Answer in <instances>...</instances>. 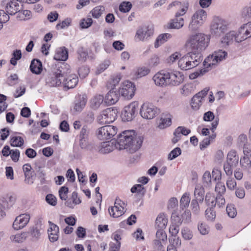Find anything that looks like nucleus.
I'll use <instances>...</instances> for the list:
<instances>
[{
    "mask_svg": "<svg viewBox=\"0 0 251 251\" xmlns=\"http://www.w3.org/2000/svg\"><path fill=\"white\" fill-rule=\"evenodd\" d=\"M29 68L33 74H40L42 71V63L40 60L33 59L31 62Z\"/></svg>",
    "mask_w": 251,
    "mask_h": 251,
    "instance_id": "obj_30",
    "label": "nucleus"
},
{
    "mask_svg": "<svg viewBox=\"0 0 251 251\" xmlns=\"http://www.w3.org/2000/svg\"><path fill=\"white\" fill-rule=\"evenodd\" d=\"M168 219L164 214L158 215L155 221V226L158 228H165L167 225Z\"/></svg>",
    "mask_w": 251,
    "mask_h": 251,
    "instance_id": "obj_38",
    "label": "nucleus"
},
{
    "mask_svg": "<svg viewBox=\"0 0 251 251\" xmlns=\"http://www.w3.org/2000/svg\"><path fill=\"white\" fill-rule=\"evenodd\" d=\"M160 113V109L151 103H144L142 105L140 114L146 119H152Z\"/></svg>",
    "mask_w": 251,
    "mask_h": 251,
    "instance_id": "obj_8",
    "label": "nucleus"
},
{
    "mask_svg": "<svg viewBox=\"0 0 251 251\" xmlns=\"http://www.w3.org/2000/svg\"><path fill=\"white\" fill-rule=\"evenodd\" d=\"M237 37L236 32L234 31H231L227 33L221 40V42L226 46L231 44L234 39L236 41Z\"/></svg>",
    "mask_w": 251,
    "mask_h": 251,
    "instance_id": "obj_34",
    "label": "nucleus"
},
{
    "mask_svg": "<svg viewBox=\"0 0 251 251\" xmlns=\"http://www.w3.org/2000/svg\"><path fill=\"white\" fill-rule=\"evenodd\" d=\"M132 7V4L129 1H123L119 5V10L121 12L126 13L130 11Z\"/></svg>",
    "mask_w": 251,
    "mask_h": 251,
    "instance_id": "obj_52",
    "label": "nucleus"
},
{
    "mask_svg": "<svg viewBox=\"0 0 251 251\" xmlns=\"http://www.w3.org/2000/svg\"><path fill=\"white\" fill-rule=\"evenodd\" d=\"M117 128L112 126H105L98 129L97 132L98 138L101 140L110 139L117 133Z\"/></svg>",
    "mask_w": 251,
    "mask_h": 251,
    "instance_id": "obj_9",
    "label": "nucleus"
},
{
    "mask_svg": "<svg viewBox=\"0 0 251 251\" xmlns=\"http://www.w3.org/2000/svg\"><path fill=\"white\" fill-rule=\"evenodd\" d=\"M163 229V228H158L156 233V238L158 239L160 244L161 241H166L167 239V234Z\"/></svg>",
    "mask_w": 251,
    "mask_h": 251,
    "instance_id": "obj_53",
    "label": "nucleus"
},
{
    "mask_svg": "<svg viewBox=\"0 0 251 251\" xmlns=\"http://www.w3.org/2000/svg\"><path fill=\"white\" fill-rule=\"evenodd\" d=\"M87 102V96L86 95L78 96L76 100L74 106V109L77 112H80L84 108Z\"/></svg>",
    "mask_w": 251,
    "mask_h": 251,
    "instance_id": "obj_28",
    "label": "nucleus"
},
{
    "mask_svg": "<svg viewBox=\"0 0 251 251\" xmlns=\"http://www.w3.org/2000/svg\"><path fill=\"white\" fill-rule=\"evenodd\" d=\"M64 87L67 89L74 88L77 85L78 78L76 75L72 74L63 78Z\"/></svg>",
    "mask_w": 251,
    "mask_h": 251,
    "instance_id": "obj_23",
    "label": "nucleus"
},
{
    "mask_svg": "<svg viewBox=\"0 0 251 251\" xmlns=\"http://www.w3.org/2000/svg\"><path fill=\"white\" fill-rule=\"evenodd\" d=\"M105 8L103 6H98L94 7L91 11L92 16L95 18H99L104 11Z\"/></svg>",
    "mask_w": 251,
    "mask_h": 251,
    "instance_id": "obj_49",
    "label": "nucleus"
},
{
    "mask_svg": "<svg viewBox=\"0 0 251 251\" xmlns=\"http://www.w3.org/2000/svg\"><path fill=\"white\" fill-rule=\"evenodd\" d=\"M27 236V234L26 232H22L11 235L10 236V239L15 243H20L23 242L26 239Z\"/></svg>",
    "mask_w": 251,
    "mask_h": 251,
    "instance_id": "obj_41",
    "label": "nucleus"
},
{
    "mask_svg": "<svg viewBox=\"0 0 251 251\" xmlns=\"http://www.w3.org/2000/svg\"><path fill=\"white\" fill-rule=\"evenodd\" d=\"M118 110L116 108H108L102 111L98 117V121L100 124H106L113 122L117 116Z\"/></svg>",
    "mask_w": 251,
    "mask_h": 251,
    "instance_id": "obj_7",
    "label": "nucleus"
},
{
    "mask_svg": "<svg viewBox=\"0 0 251 251\" xmlns=\"http://www.w3.org/2000/svg\"><path fill=\"white\" fill-rule=\"evenodd\" d=\"M201 53L197 50L188 52L178 60V65L182 70H188L197 66L202 61Z\"/></svg>",
    "mask_w": 251,
    "mask_h": 251,
    "instance_id": "obj_2",
    "label": "nucleus"
},
{
    "mask_svg": "<svg viewBox=\"0 0 251 251\" xmlns=\"http://www.w3.org/2000/svg\"><path fill=\"white\" fill-rule=\"evenodd\" d=\"M167 72L162 71L156 74L152 79L155 84L158 86H163L168 85V79L167 78Z\"/></svg>",
    "mask_w": 251,
    "mask_h": 251,
    "instance_id": "obj_22",
    "label": "nucleus"
},
{
    "mask_svg": "<svg viewBox=\"0 0 251 251\" xmlns=\"http://www.w3.org/2000/svg\"><path fill=\"white\" fill-rule=\"evenodd\" d=\"M71 22L72 20L70 18H66L61 22L58 23L56 25V28L57 30L65 28L70 25Z\"/></svg>",
    "mask_w": 251,
    "mask_h": 251,
    "instance_id": "obj_55",
    "label": "nucleus"
},
{
    "mask_svg": "<svg viewBox=\"0 0 251 251\" xmlns=\"http://www.w3.org/2000/svg\"><path fill=\"white\" fill-rule=\"evenodd\" d=\"M16 198L14 196H6L0 200V205L4 209H9L14 204Z\"/></svg>",
    "mask_w": 251,
    "mask_h": 251,
    "instance_id": "obj_24",
    "label": "nucleus"
},
{
    "mask_svg": "<svg viewBox=\"0 0 251 251\" xmlns=\"http://www.w3.org/2000/svg\"><path fill=\"white\" fill-rule=\"evenodd\" d=\"M68 58V51L65 47L59 48L56 50L54 59L58 61H66Z\"/></svg>",
    "mask_w": 251,
    "mask_h": 251,
    "instance_id": "obj_27",
    "label": "nucleus"
},
{
    "mask_svg": "<svg viewBox=\"0 0 251 251\" xmlns=\"http://www.w3.org/2000/svg\"><path fill=\"white\" fill-rule=\"evenodd\" d=\"M124 210L122 206H113L109 208L108 212L111 216L117 218L124 214Z\"/></svg>",
    "mask_w": 251,
    "mask_h": 251,
    "instance_id": "obj_35",
    "label": "nucleus"
},
{
    "mask_svg": "<svg viewBox=\"0 0 251 251\" xmlns=\"http://www.w3.org/2000/svg\"><path fill=\"white\" fill-rule=\"evenodd\" d=\"M143 141V137L138 136L134 130H125L119 134L117 139L119 149H126L131 153L141 148Z\"/></svg>",
    "mask_w": 251,
    "mask_h": 251,
    "instance_id": "obj_1",
    "label": "nucleus"
},
{
    "mask_svg": "<svg viewBox=\"0 0 251 251\" xmlns=\"http://www.w3.org/2000/svg\"><path fill=\"white\" fill-rule=\"evenodd\" d=\"M205 201L210 207L214 208L216 204L215 198L210 194H207L205 198Z\"/></svg>",
    "mask_w": 251,
    "mask_h": 251,
    "instance_id": "obj_51",
    "label": "nucleus"
},
{
    "mask_svg": "<svg viewBox=\"0 0 251 251\" xmlns=\"http://www.w3.org/2000/svg\"><path fill=\"white\" fill-rule=\"evenodd\" d=\"M71 200L72 202L70 200L65 202V205L71 208H73L75 205L79 204L81 202V200L78 197L77 193L75 191L72 193Z\"/></svg>",
    "mask_w": 251,
    "mask_h": 251,
    "instance_id": "obj_36",
    "label": "nucleus"
},
{
    "mask_svg": "<svg viewBox=\"0 0 251 251\" xmlns=\"http://www.w3.org/2000/svg\"><path fill=\"white\" fill-rule=\"evenodd\" d=\"M78 73L80 77L85 78L89 73V69L87 66H83L79 68Z\"/></svg>",
    "mask_w": 251,
    "mask_h": 251,
    "instance_id": "obj_63",
    "label": "nucleus"
},
{
    "mask_svg": "<svg viewBox=\"0 0 251 251\" xmlns=\"http://www.w3.org/2000/svg\"><path fill=\"white\" fill-rule=\"evenodd\" d=\"M227 53L226 51L222 50L216 51L211 55L207 56L203 62V65L204 67L203 70H201V73L203 75L207 72L206 68L215 65L217 63L226 59Z\"/></svg>",
    "mask_w": 251,
    "mask_h": 251,
    "instance_id": "obj_5",
    "label": "nucleus"
},
{
    "mask_svg": "<svg viewBox=\"0 0 251 251\" xmlns=\"http://www.w3.org/2000/svg\"><path fill=\"white\" fill-rule=\"evenodd\" d=\"M153 34V29L151 27L144 26L137 30L135 38L138 41H144L148 40Z\"/></svg>",
    "mask_w": 251,
    "mask_h": 251,
    "instance_id": "obj_15",
    "label": "nucleus"
},
{
    "mask_svg": "<svg viewBox=\"0 0 251 251\" xmlns=\"http://www.w3.org/2000/svg\"><path fill=\"white\" fill-rule=\"evenodd\" d=\"M242 16L245 19H250L251 18V3L245 7L242 11Z\"/></svg>",
    "mask_w": 251,
    "mask_h": 251,
    "instance_id": "obj_58",
    "label": "nucleus"
},
{
    "mask_svg": "<svg viewBox=\"0 0 251 251\" xmlns=\"http://www.w3.org/2000/svg\"><path fill=\"white\" fill-rule=\"evenodd\" d=\"M62 79L60 75H58L56 72L51 69V72L46 78V83L50 87L57 86L61 84Z\"/></svg>",
    "mask_w": 251,
    "mask_h": 251,
    "instance_id": "obj_19",
    "label": "nucleus"
},
{
    "mask_svg": "<svg viewBox=\"0 0 251 251\" xmlns=\"http://www.w3.org/2000/svg\"><path fill=\"white\" fill-rule=\"evenodd\" d=\"M203 119L204 121L210 122L213 121L211 124V127L210 129L213 132H214L218 125L219 120V118L216 117L215 118V116L213 113L210 111H208L204 114Z\"/></svg>",
    "mask_w": 251,
    "mask_h": 251,
    "instance_id": "obj_25",
    "label": "nucleus"
},
{
    "mask_svg": "<svg viewBox=\"0 0 251 251\" xmlns=\"http://www.w3.org/2000/svg\"><path fill=\"white\" fill-rule=\"evenodd\" d=\"M207 16L206 12L203 9L196 11L191 17L189 25V29L192 31H196L205 21Z\"/></svg>",
    "mask_w": 251,
    "mask_h": 251,
    "instance_id": "obj_6",
    "label": "nucleus"
},
{
    "mask_svg": "<svg viewBox=\"0 0 251 251\" xmlns=\"http://www.w3.org/2000/svg\"><path fill=\"white\" fill-rule=\"evenodd\" d=\"M22 2L18 0H11L7 3L5 10L9 15H13L23 10Z\"/></svg>",
    "mask_w": 251,
    "mask_h": 251,
    "instance_id": "obj_17",
    "label": "nucleus"
},
{
    "mask_svg": "<svg viewBox=\"0 0 251 251\" xmlns=\"http://www.w3.org/2000/svg\"><path fill=\"white\" fill-rule=\"evenodd\" d=\"M30 217L29 214H22L17 216L13 223V227L15 230L23 228L28 223Z\"/></svg>",
    "mask_w": 251,
    "mask_h": 251,
    "instance_id": "obj_16",
    "label": "nucleus"
},
{
    "mask_svg": "<svg viewBox=\"0 0 251 251\" xmlns=\"http://www.w3.org/2000/svg\"><path fill=\"white\" fill-rule=\"evenodd\" d=\"M215 191L217 193V196L224 195L226 192L225 185L222 182H218L216 185Z\"/></svg>",
    "mask_w": 251,
    "mask_h": 251,
    "instance_id": "obj_61",
    "label": "nucleus"
},
{
    "mask_svg": "<svg viewBox=\"0 0 251 251\" xmlns=\"http://www.w3.org/2000/svg\"><path fill=\"white\" fill-rule=\"evenodd\" d=\"M115 88H112L106 95L104 102L107 104H114L119 100L120 94L118 91L115 90Z\"/></svg>",
    "mask_w": 251,
    "mask_h": 251,
    "instance_id": "obj_20",
    "label": "nucleus"
},
{
    "mask_svg": "<svg viewBox=\"0 0 251 251\" xmlns=\"http://www.w3.org/2000/svg\"><path fill=\"white\" fill-rule=\"evenodd\" d=\"M181 234L185 240H189L193 237V234L190 230L187 227H184L181 230Z\"/></svg>",
    "mask_w": 251,
    "mask_h": 251,
    "instance_id": "obj_62",
    "label": "nucleus"
},
{
    "mask_svg": "<svg viewBox=\"0 0 251 251\" xmlns=\"http://www.w3.org/2000/svg\"><path fill=\"white\" fill-rule=\"evenodd\" d=\"M103 101H104V100L102 95H96L90 100V107L93 109H98Z\"/></svg>",
    "mask_w": 251,
    "mask_h": 251,
    "instance_id": "obj_33",
    "label": "nucleus"
},
{
    "mask_svg": "<svg viewBox=\"0 0 251 251\" xmlns=\"http://www.w3.org/2000/svg\"><path fill=\"white\" fill-rule=\"evenodd\" d=\"M166 76L168 79V84L170 85H179L184 80L183 75L178 71L167 72Z\"/></svg>",
    "mask_w": 251,
    "mask_h": 251,
    "instance_id": "obj_14",
    "label": "nucleus"
},
{
    "mask_svg": "<svg viewBox=\"0 0 251 251\" xmlns=\"http://www.w3.org/2000/svg\"><path fill=\"white\" fill-rule=\"evenodd\" d=\"M68 188L66 186H62L59 190V195L62 200L66 201L68 198Z\"/></svg>",
    "mask_w": 251,
    "mask_h": 251,
    "instance_id": "obj_64",
    "label": "nucleus"
},
{
    "mask_svg": "<svg viewBox=\"0 0 251 251\" xmlns=\"http://www.w3.org/2000/svg\"><path fill=\"white\" fill-rule=\"evenodd\" d=\"M202 182L205 187H209L211 184V176L210 172H205L202 176Z\"/></svg>",
    "mask_w": 251,
    "mask_h": 251,
    "instance_id": "obj_50",
    "label": "nucleus"
},
{
    "mask_svg": "<svg viewBox=\"0 0 251 251\" xmlns=\"http://www.w3.org/2000/svg\"><path fill=\"white\" fill-rule=\"evenodd\" d=\"M205 216L207 220L213 221L216 217V213L214 211V208L209 207L205 210Z\"/></svg>",
    "mask_w": 251,
    "mask_h": 251,
    "instance_id": "obj_57",
    "label": "nucleus"
},
{
    "mask_svg": "<svg viewBox=\"0 0 251 251\" xmlns=\"http://www.w3.org/2000/svg\"><path fill=\"white\" fill-rule=\"evenodd\" d=\"M181 153V149L178 147H176L173 150L168 154V159L170 160L174 159L180 155Z\"/></svg>",
    "mask_w": 251,
    "mask_h": 251,
    "instance_id": "obj_56",
    "label": "nucleus"
},
{
    "mask_svg": "<svg viewBox=\"0 0 251 251\" xmlns=\"http://www.w3.org/2000/svg\"><path fill=\"white\" fill-rule=\"evenodd\" d=\"M93 23V20L91 18H87L83 19L80 23V26L82 28H87L89 27Z\"/></svg>",
    "mask_w": 251,
    "mask_h": 251,
    "instance_id": "obj_59",
    "label": "nucleus"
},
{
    "mask_svg": "<svg viewBox=\"0 0 251 251\" xmlns=\"http://www.w3.org/2000/svg\"><path fill=\"white\" fill-rule=\"evenodd\" d=\"M205 191L202 186L196 184L195 187L194 195L195 199L198 200L199 202L202 203L204 198Z\"/></svg>",
    "mask_w": 251,
    "mask_h": 251,
    "instance_id": "obj_32",
    "label": "nucleus"
},
{
    "mask_svg": "<svg viewBox=\"0 0 251 251\" xmlns=\"http://www.w3.org/2000/svg\"><path fill=\"white\" fill-rule=\"evenodd\" d=\"M150 72V70L149 68L146 67H142L136 69L134 75L136 78H141L147 75Z\"/></svg>",
    "mask_w": 251,
    "mask_h": 251,
    "instance_id": "obj_42",
    "label": "nucleus"
},
{
    "mask_svg": "<svg viewBox=\"0 0 251 251\" xmlns=\"http://www.w3.org/2000/svg\"><path fill=\"white\" fill-rule=\"evenodd\" d=\"M77 58L78 61L83 63L84 62L88 56V52L87 50L83 47H80L77 50Z\"/></svg>",
    "mask_w": 251,
    "mask_h": 251,
    "instance_id": "obj_43",
    "label": "nucleus"
},
{
    "mask_svg": "<svg viewBox=\"0 0 251 251\" xmlns=\"http://www.w3.org/2000/svg\"><path fill=\"white\" fill-rule=\"evenodd\" d=\"M24 141L20 136H14L10 139V145L12 147H21L24 145Z\"/></svg>",
    "mask_w": 251,
    "mask_h": 251,
    "instance_id": "obj_46",
    "label": "nucleus"
},
{
    "mask_svg": "<svg viewBox=\"0 0 251 251\" xmlns=\"http://www.w3.org/2000/svg\"><path fill=\"white\" fill-rule=\"evenodd\" d=\"M226 162L234 167H236L238 164L239 156L235 150H233L228 152L226 157Z\"/></svg>",
    "mask_w": 251,
    "mask_h": 251,
    "instance_id": "obj_29",
    "label": "nucleus"
},
{
    "mask_svg": "<svg viewBox=\"0 0 251 251\" xmlns=\"http://www.w3.org/2000/svg\"><path fill=\"white\" fill-rule=\"evenodd\" d=\"M250 157V156H244L240 158V165L244 170H248L251 167V161Z\"/></svg>",
    "mask_w": 251,
    "mask_h": 251,
    "instance_id": "obj_48",
    "label": "nucleus"
},
{
    "mask_svg": "<svg viewBox=\"0 0 251 251\" xmlns=\"http://www.w3.org/2000/svg\"><path fill=\"white\" fill-rule=\"evenodd\" d=\"M172 115L170 113L168 112L163 113L160 118L158 127L160 129H164L170 126L172 124Z\"/></svg>",
    "mask_w": 251,
    "mask_h": 251,
    "instance_id": "obj_26",
    "label": "nucleus"
},
{
    "mask_svg": "<svg viewBox=\"0 0 251 251\" xmlns=\"http://www.w3.org/2000/svg\"><path fill=\"white\" fill-rule=\"evenodd\" d=\"M236 42H241L251 37V22L244 24L236 33Z\"/></svg>",
    "mask_w": 251,
    "mask_h": 251,
    "instance_id": "obj_13",
    "label": "nucleus"
},
{
    "mask_svg": "<svg viewBox=\"0 0 251 251\" xmlns=\"http://www.w3.org/2000/svg\"><path fill=\"white\" fill-rule=\"evenodd\" d=\"M135 91V85L129 81H125L123 83L118 92L122 96L130 99L134 95Z\"/></svg>",
    "mask_w": 251,
    "mask_h": 251,
    "instance_id": "obj_11",
    "label": "nucleus"
},
{
    "mask_svg": "<svg viewBox=\"0 0 251 251\" xmlns=\"http://www.w3.org/2000/svg\"><path fill=\"white\" fill-rule=\"evenodd\" d=\"M183 25V18H177L175 17L167 24L166 27L169 29H180Z\"/></svg>",
    "mask_w": 251,
    "mask_h": 251,
    "instance_id": "obj_31",
    "label": "nucleus"
},
{
    "mask_svg": "<svg viewBox=\"0 0 251 251\" xmlns=\"http://www.w3.org/2000/svg\"><path fill=\"white\" fill-rule=\"evenodd\" d=\"M195 89V84L194 83H189L183 86L180 89V93L183 95L187 96L193 93Z\"/></svg>",
    "mask_w": 251,
    "mask_h": 251,
    "instance_id": "obj_37",
    "label": "nucleus"
},
{
    "mask_svg": "<svg viewBox=\"0 0 251 251\" xmlns=\"http://www.w3.org/2000/svg\"><path fill=\"white\" fill-rule=\"evenodd\" d=\"M58 75L63 79L71 73L70 65L66 63H58L52 68Z\"/></svg>",
    "mask_w": 251,
    "mask_h": 251,
    "instance_id": "obj_18",
    "label": "nucleus"
},
{
    "mask_svg": "<svg viewBox=\"0 0 251 251\" xmlns=\"http://www.w3.org/2000/svg\"><path fill=\"white\" fill-rule=\"evenodd\" d=\"M228 21L218 17H215L210 25L211 33L216 37H220L228 30Z\"/></svg>",
    "mask_w": 251,
    "mask_h": 251,
    "instance_id": "obj_4",
    "label": "nucleus"
},
{
    "mask_svg": "<svg viewBox=\"0 0 251 251\" xmlns=\"http://www.w3.org/2000/svg\"><path fill=\"white\" fill-rule=\"evenodd\" d=\"M22 52L20 50H16L12 53V57L11 58L10 63L15 66L17 64V61L20 60L22 57Z\"/></svg>",
    "mask_w": 251,
    "mask_h": 251,
    "instance_id": "obj_47",
    "label": "nucleus"
},
{
    "mask_svg": "<svg viewBox=\"0 0 251 251\" xmlns=\"http://www.w3.org/2000/svg\"><path fill=\"white\" fill-rule=\"evenodd\" d=\"M188 193H185L181 197L180 200V207L182 209H184L188 207L191 199Z\"/></svg>",
    "mask_w": 251,
    "mask_h": 251,
    "instance_id": "obj_40",
    "label": "nucleus"
},
{
    "mask_svg": "<svg viewBox=\"0 0 251 251\" xmlns=\"http://www.w3.org/2000/svg\"><path fill=\"white\" fill-rule=\"evenodd\" d=\"M132 193H137L142 196H144L146 192V188L142 184H138L133 185L130 189Z\"/></svg>",
    "mask_w": 251,
    "mask_h": 251,
    "instance_id": "obj_45",
    "label": "nucleus"
},
{
    "mask_svg": "<svg viewBox=\"0 0 251 251\" xmlns=\"http://www.w3.org/2000/svg\"><path fill=\"white\" fill-rule=\"evenodd\" d=\"M50 228L48 230L49 238L50 242H54L58 239L59 227L50 221H49Z\"/></svg>",
    "mask_w": 251,
    "mask_h": 251,
    "instance_id": "obj_21",
    "label": "nucleus"
},
{
    "mask_svg": "<svg viewBox=\"0 0 251 251\" xmlns=\"http://www.w3.org/2000/svg\"><path fill=\"white\" fill-rule=\"evenodd\" d=\"M110 62L109 60H105L98 67L96 74H100L105 70L109 66Z\"/></svg>",
    "mask_w": 251,
    "mask_h": 251,
    "instance_id": "obj_54",
    "label": "nucleus"
},
{
    "mask_svg": "<svg viewBox=\"0 0 251 251\" xmlns=\"http://www.w3.org/2000/svg\"><path fill=\"white\" fill-rule=\"evenodd\" d=\"M90 128L87 125H84L81 129L79 134L78 136L79 145L82 149H86L90 146Z\"/></svg>",
    "mask_w": 251,
    "mask_h": 251,
    "instance_id": "obj_12",
    "label": "nucleus"
},
{
    "mask_svg": "<svg viewBox=\"0 0 251 251\" xmlns=\"http://www.w3.org/2000/svg\"><path fill=\"white\" fill-rule=\"evenodd\" d=\"M199 201L197 199H193L191 202V207L193 212L198 214L200 211Z\"/></svg>",
    "mask_w": 251,
    "mask_h": 251,
    "instance_id": "obj_60",
    "label": "nucleus"
},
{
    "mask_svg": "<svg viewBox=\"0 0 251 251\" xmlns=\"http://www.w3.org/2000/svg\"><path fill=\"white\" fill-rule=\"evenodd\" d=\"M209 37L202 33H197L191 36L188 42V46L192 50L200 51L208 46Z\"/></svg>",
    "mask_w": 251,
    "mask_h": 251,
    "instance_id": "obj_3",
    "label": "nucleus"
},
{
    "mask_svg": "<svg viewBox=\"0 0 251 251\" xmlns=\"http://www.w3.org/2000/svg\"><path fill=\"white\" fill-rule=\"evenodd\" d=\"M171 35L169 33H163L160 34L156 38L154 43V47L155 48H158L160 46L164 44L167 40L171 38Z\"/></svg>",
    "mask_w": 251,
    "mask_h": 251,
    "instance_id": "obj_39",
    "label": "nucleus"
},
{
    "mask_svg": "<svg viewBox=\"0 0 251 251\" xmlns=\"http://www.w3.org/2000/svg\"><path fill=\"white\" fill-rule=\"evenodd\" d=\"M138 104L136 101L130 103L126 106L122 113V120L124 121H132L137 114Z\"/></svg>",
    "mask_w": 251,
    "mask_h": 251,
    "instance_id": "obj_10",
    "label": "nucleus"
},
{
    "mask_svg": "<svg viewBox=\"0 0 251 251\" xmlns=\"http://www.w3.org/2000/svg\"><path fill=\"white\" fill-rule=\"evenodd\" d=\"M203 100L196 94L192 99L191 107L194 110H198L202 103Z\"/></svg>",
    "mask_w": 251,
    "mask_h": 251,
    "instance_id": "obj_44",
    "label": "nucleus"
}]
</instances>
